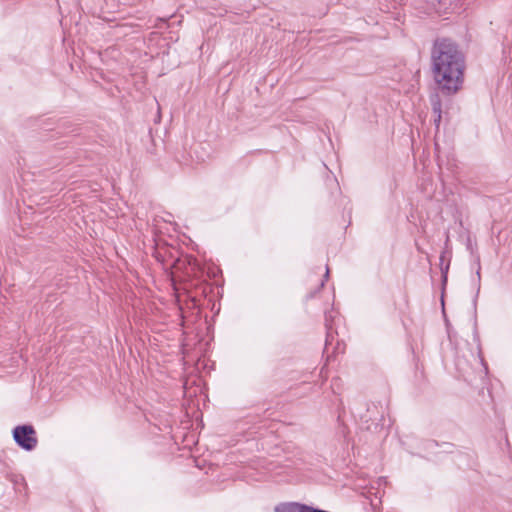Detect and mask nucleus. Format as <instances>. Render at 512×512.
Returning a JSON list of instances; mask_svg holds the SVG:
<instances>
[{"instance_id": "f257e3e1", "label": "nucleus", "mask_w": 512, "mask_h": 512, "mask_svg": "<svg viewBox=\"0 0 512 512\" xmlns=\"http://www.w3.org/2000/svg\"><path fill=\"white\" fill-rule=\"evenodd\" d=\"M432 71L443 94L456 93L463 84L465 57L458 44L449 38H439L431 49Z\"/></svg>"}, {"instance_id": "f03ea898", "label": "nucleus", "mask_w": 512, "mask_h": 512, "mask_svg": "<svg viewBox=\"0 0 512 512\" xmlns=\"http://www.w3.org/2000/svg\"><path fill=\"white\" fill-rule=\"evenodd\" d=\"M15 443L25 451H32L38 443L36 431L32 425H18L13 429Z\"/></svg>"}, {"instance_id": "7ed1b4c3", "label": "nucleus", "mask_w": 512, "mask_h": 512, "mask_svg": "<svg viewBox=\"0 0 512 512\" xmlns=\"http://www.w3.org/2000/svg\"><path fill=\"white\" fill-rule=\"evenodd\" d=\"M325 328H326V339H325V351H329L330 347L333 346V341L335 339V334L337 332L334 330L333 320H334V311L331 309L330 311H325Z\"/></svg>"}, {"instance_id": "20e7f679", "label": "nucleus", "mask_w": 512, "mask_h": 512, "mask_svg": "<svg viewBox=\"0 0 512 512\" xmlns=\"http://www.w3.org/2000/svg\"><path fill=\"white\" fill-rule=\"evenodd\" d=\"M309 506L297 502L281 503L275 507V512H308Z\"/></svg>"}, {"instance_id": "39448f33", "label": "nucleus", "mask_w": 512, "mask_h": 512, "mask_svg": "<svg viewBox=\"0 0 512 512\" xmlns=\"http://www.w3.org/2000/svg\"><path fill=\"white\" fill-rule=\"evenodd\" d=\"M447 251H443L440 255V270L442 274V286L443 288L447 284L448 280V271L450 267V258H448L447 263H445Z\"/></svg>"}, {"instance_id": "423d86ee", "label": "nucleus", "mask_w": 512, "mask_h": 512, "mask_svg": "<svg viewBox=\"0 0 512 512\" xmlns=\"http://www.w3.org/2000/svg\"><path fill=\"white\" fill-rule=\"evenodd\" d=\"M431 105H432V111L435 115L434 123L436 127H439L440 121H441V101L438 97V95H435L431 97Z\"/></svg>"}, {"instance_id": "0eeeda50", "label": "nucleus", "mask_w": 512, "mask_h": 512, "mask_svg": "<svg viewBox=\"0 0 512 512\" xmlns=\"http://www.w3.org/2000/svg\"><path fill=\"white\" fill-rule=\"evenodd\" d=\"M7 476L9 478V480L13 483L15 490L20 491L19 488H18V486L20 484H22L24 486L26 485L25 479L21 475L10 474V475H7Z\"/></svg>"}, {"instance_id": "6e6552de", "label": "nucleus", "mask_w": 512, "mask_h": 512, "mask_svg": "<svg viewBox=\"0 0 512 512\" xmlns=\"http://www.w3.org/2000/svg\"><path fill=\"white\" fill-rule=\"evenodd\" d=\"M328 276H329V268H328V267H326V273H325V275H324V279L321 281V283L319 284V286L317 287V289H316L315 291L310 292V293L306 296V298H307V299H311V298H313V297L315 296V294H316L317 292H319V291L324 287L325 280L328 278Z\"/></svg>"}, {"instance_id": "1a4fd4ad", "label": "nucleus", "mask_w": 512, "mask_h": 512, "mask_svg": "<svg viewBox=\"0 0 512 512\" xmlns=\"http://www.w3.org/2000/svg\"><path fill=\"white\" fill-rule=\"evenodd\" d=\"M344 352V344H340L339 341H337V344L335 347H333V353H342Z\"/></svg>"}, {"instance_id": "9d476101", "label": "nucleus", "mask_w": 512, "mask_h": 512, "mask_svg": "<svg viewBox=\"0 0 512 512\" xmlns=\"http://www.w3.org/2000/svg\"><path fill=\"white\" fill-rule=\"evenodd\" d=\"M480 362H481V364H482V366L484 368L485 373H487L488 372V365H487V363L485 362V360H484V358L482 356H480Z\"/></svg>"}, {"instance_id": "9b49d317", "label": "nucleus", "mask_w": 512, "mask_h": 512, "mask_svg": "<svg viewBox=\"0 0 512 512\" xmlns=\"http://www.w3.org/2000/svg\"><path fill=\"white\" fill-rule=\"evenodd\" d=\"M477 263H478L477 276H478V281H480V260H479V257L477 258Z\"/></svg>"}]
</instances>
